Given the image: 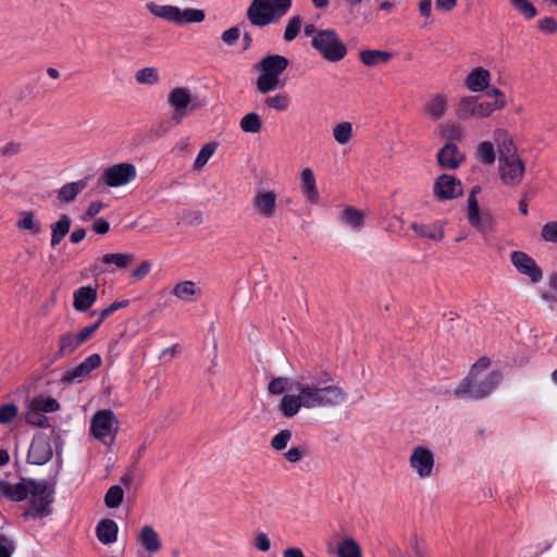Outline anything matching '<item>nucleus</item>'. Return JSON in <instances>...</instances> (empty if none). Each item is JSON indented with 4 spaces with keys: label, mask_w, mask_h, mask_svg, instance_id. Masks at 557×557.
<instances>
[{
    "label": "nucleus",
    "mask_w": 557,
    "mask_h": 557,
    "mask_svg": "<svg viewBox=\"0 0 557 557\" xmlns=\"http://www.w3.org/2000/svg\"><path fill=\"white\" fill-rule=\"evenodd\" d=\"M264 103L269 109L284 112L290 107V98L286 92H278L267 97Z\"/></svg>",
    "instance_id": "45"
},
{
    "label": "nucleus",
    "mask_w": 557,
    "mask_h": 557,
    "mask_svg": "<svg viewBox=\"0 0 557 557\" xmlns=\"http://www.w3.org/2000/svg\"><path fill=\"white\" fill-rule=\"evenodd\" d=\"M449 110V96L444 92H434L423 104V113L431 122L444 119Z\"/></svg>",
    "instance_id": "20"
},
{
    "label": "nucleus",
    "mask_w": 557,
    "mask_h": 557,
    "mask_svg": "<svg viewBox=\"0 0 557 557\" xmlns=\"http://www.w3.org/2000/svg\"><path fill=\"white\" fill-rule=\"evenodd\" d=\"M137 170L133 163L121 162L108 166L101 174V181L109 187H123L135 181Z\"/></svg>",
    "instance_id": "15"
},
{
    "label": "nucleus",
    "mask_w": 557,
    "mask_h": 557,
    "mask_svg": "<svg viewBox=\"0 0 557 557\" xmlns=\"http://www.w3.org/2000/svg\"><path fill=\"white\" fill-rule=\"evenodd\" d=\"M510 261L515 269L527 276L532 284H537L543 278V270L536 261L524 251L516 250L510 253Z\"/></svg>",
    "instance_id": "17"
},
{
    "label": "nucleus",
    "mask_w": 557,
    "mask_h": 557,
    "mask_svg": "<svg viewBox=\"0 0 557 557\" xmlns=\"http://www.w3.org/2000/svg\"><path fill=\"white\" fill-rule=\"evenodd\" d=\"M293 433L290 430H282L271 440V447L276 451L284 450L290 442Z\"/></svg>",
    "instance_id": "51"
},
{
    "label": "nucleus",
    "mask_w": 557,
    "mask_h": 557,
    "mask_svg": "<svg viewBox=\"0 0 557 557\" xmlns=\"http://www.w3.org/2000/svg\"><path fill=\"white\" fill-rule=\"evenodd\" d=\"M30 405L34 410H38L41 413L55 412L60 409V404L57 399L45 395L35 397Z\"/></svg>",
    "instance_id": "43"
},
{
    "label": "nucleus",
    "mask_w": 557,
    "mask_h": 557,
    "mask_svg": "<svg viewBox=\"0 0 557 557\" xmlns=\"http://www.w3.org/2000/svg\"><path fill=\"white\" fill-rule=\"evenodd\" d=\"M302 21L299 16H292L285 27L284 30V40L285 41H292L294 40L301 28Z\"/></svg>",
    "instance_id": "52"
},
{
    "label": "nucleus",
    "mask_w": 557,
    "mask_h": 557,
    "mask_svg": "<svg viewBox=\"0 0 557 557\" xmlns=\"http://www.w3.org/2000/svg\"><path fill=\"white\" fill-rule=\"evenodd\" d=\"M218 148V144L215 141H210L201 147L199 150L195 161H194V170L195 171H201L210 158L215 153Z\"/></svg>",
    "instance_id": "44"
},
{
    "label": "nucleus",
    "mask_w": 557,
    "mask_h": 557,
    "mask_svg": "<svg viewBox=\"0 0 557 557\" xmlns=\"http://www.w3.org/2000/svg\"><path fill=\"white\" fill-rule=\"evenodd\" d=\"M292 382L293 380L287 377H275L269 383L268 391L273 395H281L284 392L292 393Z\"/></svg>",
    "instance_id": "48"
},
{
    "label": "nucleus",
    "mask_w": 557,
    "mask_h": 557,
    "mask_svg": "<svg viewBox=\"0 0 557 557\" xmlns=\"http://www.w3.org/2000/svg\"><path fill=\"white\" fill-rule=\"evenodd\" d=\"M288 60L280 54H272L263 58L258 64L259 75L256 81L257 90L267 95L285 86V81L281 78L287 69Z\"/></svg>",
    "instance_id": "4"
},
{
    "label": "nucleus",
    "mask_w": 557,
    "mask_h": 557,
    "mask_svg": "<svg viewBox=\"0 0 557 557\" xmlns=\"http://www.w3.org/2000/svg\"><path fill=\"white\" fill-rule=\"evenodd\" d=\"M124 498V491L119 485L111 486L104 495V504L108 508H117Z\"/></svg>",
    "instance_id": "47"
},
{
    "label": "nucleus",
    "mask_w": 557,
    "mask_h": 557,
    "mask_svg": "<svg viewBox=\"0 0 557 557\" xmlns=\"http://www.w3.org/2000/svg\"><path fill=\"white\" fill-rule=\"evenodd\" d=\"M332 135L338 145H347L354 137V126L348 121L339 122L334 125Z\"/></svg>",
    "instance_id": "40"
},
{
    "label": "nucleus",
    "mask_w": 557,
    "mask_h": 557,
    "mask_svg": "<svg viewBox=\"0 0 557 557\" xmlns=\"http://www.w3.org/2000/svg\"><path fill=\"white\" fill-rule=\"evenodd\" d=\"M493 139L497 146L498 162L497 174L503 186L516 188L524 180L527 172L525 161L518 152L512 135L508 129L497 127L493 132Z\"/></svg>",
    "instance_id": "2"
},
{
    "label": "nucleus",
    "mask_w": 557,
    "mask_h": 557,
    "mask_svg": "<svg viewBox=\"0 0 557 557\" xmlns=\"http://www.w3.org/2000/svg\"><path fill=\"white\" fill-rule=\"evenodd\" d=\"M171 294L184 302L196 301L202 294L201 288L194 281H181L174 284Z\"/></svg>",
    "instance_id": "28"
},
{
    "label": "nucleus",
    "mask_w": 557,
    "mask_h": 557,
    "mask_svg": "<svg viewBox=\"0 0 557 557\" xmlns=\"http://www.w3.org/2000/svg\"><path fill=\"white\" fill-rule=\"evenodd\" d=\"M479 193H481V187L473 186L468 197L467 216L469 223L486 236L495 231L496 221L491 212L480 210L476 199Z\"/></svg>",
    "instance_id": "11"
},
{
    "label": "nucleus",
    "mask_w": 557,
    "mask_h": 557,
    "mask_svg": "<svg viewBox=\"0 0 557 557\" xmlns=\"http://www.w3.org/2000/svg\"><path fill=\"white\" fill-rule=\"evenodd\" d=\"M21 151V144L10 141L1 148V154L5 157H13Z\"/></svg>",
    "instance_id": "61"
},
{
    "label": "nucleus",
    "mask_w": 557,
    "mask_h": 557,
    "mask_svg": "<svg viewBox=\"0 0 557 557\" xmlns=\"http://www.w3.org/2000/svg\"><path fill=\"white\" fill-rule=\"evenodd\" d=\"M491 78L488 70L478 66L466 76L465 86L471 92H482L488 88Z\"/></svg>",
    "instance_id": "27"
},
{
    "label": "nucleus",
    "mask_w": 557,
    "mask_h": 557,
    "mask_svg": "<svg viewBox=\"0 0 557 557\" xmlns=\"http://www.w3.org/2000/svg\"><path fill=\"white\" fill-rule=\"evenodd\" d=\"M168 104L172 110V121L181 124L193 110V94L188 87L178 86L172 88L168 94Z\"/></svg>",
    "instance_id": "13"
},
{
    "label": "nucleus",
    "mask_w": 557,
    "mask_h": 557,
    "mask_svg": "<svg viewBox=\"0 0 557 557\" xmlns=\"http://www.w3.org/2000/svg\"><path fill=\"white\" fill-rule=\"evenodd\" d=\"M462 193L461 182L449 174L438 176L433 185V194L440 200L455 199L461 196Z\"/></svg>",
    "instance_id": "19"
},
{
    "label": "nucleus",
    "mask_w": 557,
    "mask_h": 557,
    "mask_svg": "<svg viewBox=\"0 0 557 557\" xmlns=\"http://www.w3.org/2000/svg\"><path fill=\"white\" fill-rule=\"evenodd\" d=\"M348 399L347 392L322 371H306L292 382V393H286L278 405L283 417L293 418L301 409L334 408Z\"/></svg>",
    "instance_id": "1"
},
{
    "label": "nucleus",
    "mask_w": 557,
    "mask_h": 557,
    "mask_svg": "<svg viewBox=\"0 0 557 557\" xmlns=\"http://www.w3.org/2000/svg\"><path fill=\"white\" fill-rule=\"evenodd\" d=\"M240 36V30L238 27H231L222 33V40L228 45L233 46Z\"/></svg>",
    "instance_id": "58"
},
{
    "label": "nucleus",
    "mask_w": 557,
    "mask_h": 557,
    "mask_svg": "<svg viewBox=\"0 0 557 557\" xmlns=\"http://www.w3.org/2000/svg\"><path fill=\"white\" fill-rule=\"evenodd\" d=\"M239 127L244 133L257 134L262 129V120L258 113L249 112L240 119Z\"/></svg>",
    "instance_id": "42"
},
{
    "label": "nucleus",
    "mask_w": 557,
    "mask_h": 557,
    "mask_svg": "<svg viewBox=\"0 0 557 557\" xmlns=\"http://www.w3.org/2000/svg\"><path fill=\"white\" fill-rule=\"evenodd\" d=\"M135 79L140 85H156L160 82V75L156 67L147 66L135 73Z\"/></svg>",
    "instance_id": "46"
},
{
    "label": "nucleus",
    "mask_w": 557,
    "mask_h": 557,
    "mask_svg": "<svg viewBox=\"0 0 557 557\" xmlns=\"http://www.w3.org/2000/svg\"><path fill=\"white\" fill-rule=\"evenodd\" d=\"M98 297L97 289L92 286H82L73 293V308L78 312H85L92 307Z\"/></svg>",
    "instance_id": "29"
},
{
    "label": "nucleus",
    "mask_w": 557,
    "mask_h": 557,
    "mask_svg": "<svg viewBox=\"0 0 557 557\" xmlns=\"http://www.w3.org/2000/svg\"><path fill=\"white\" fill-rule=\"evenodd\" d=\"M474 157L480 163L484 165L493 164L496 160V157L498 158L496 143L491 140L480 141L475 147Z\"/></svg>",
    "instance_id": "34"
},
{
    "label": "nucleus",
    "mask_w": 557,
    "mask_h": 557,
    "mask_svg": "<svg viewBox=\"0 0 557 557\" xmlns=\"http://www.w3.org/2000/svg\"><path fill=\"white\" fill-rule=\"evenodd\" d=\"M410 227L421 238L442 242L445 237L444 223L442 221H435L430 224L413 222Z\"/></svg>",
    "instance_id": "30"
},
{
    "label": "nucleus",
    "mask_w": 557,
    "mask_h": 557,
    "mask_svg": "<svg viewBox=\"0 0 557 557\" xmlns=\"http://www.w3.org/2000/svg\"><path fill=\"white\" fill-rule=\"evenodd\" d=\"M392 58L393 53L386 50L366 49L359 53L361 63L369 67L385 65Z\"/></svg>",
    "instance_id": "32"
},
{
    "label": "nucleus",
    "mask_w": 557,
    "mask_h": 557,
    "mask_svg": "<svg viewBox=\"0 0 557 557\" xmlns=\"http://www.w3.org/2000/svg\"><path fill=\"white\" fill-rule=\"evenodd\" d=\"M337 557H362V550L352 537L342 540L337 545Z\"/></svg>",
    "instance_id": "41"
},
{
    "label": "nucleus",
    "mask_w": 557,
    "mask_h": 557,
    "mask_svg": "<svg viewBox=\"0 0 557 557\" xmlns=\"http://www.w3.org/2000/svg\"><path fill=\"white\" fill-rule=\"evenodd\" d=\"M300 191L305 200L310 205H318L321 200L313 170L309 166L301 169L299 173Z\"/></svg>",
    "instance_id": "21"
},
{
    "label": "nucleus",
    "mask_w": 557,
    "mask_h": 557,
    "mask_svg": "<svg viewBox=\"0 0 557 557\" xmlns=\"http://www.w3.org/2000/svg\"><path fill=\"white\" fill-rule=\"evenodd\" d=\"M151 265L148 261H143L134 271L133 277L136 280H141L150 272Z\"/></svg>",
    "instance_id": "63"
},
{
    "label": "nucleus",
    "mask_w": 557,
    "mask_h": 557,
    "mask_svg": "<svg viewBox=\"0 0 557 557\" xmlns=\"http://www.w3.org/2000/svg\"><path fill=\"white\" fill-rule=\"evenodd\" d=\"M119 525L112 519H102L97 523L96 535L100 543L104 545L113 544L117 541Z\"/></svg>",
    "instance_id": "31"
},
{
    "label": "nucleus",
    "mask_w": 557,
    "mask_h": 557,
    "mask_svg": "<svg viewBox=\"0 0 557 557\" xmlns=\"http://www.w3.org/2000/svg\"><path fill=\"white\" fill-rule=\"evenodd\" d=\"M16 227L21 231H28L32 235H38L42 232L40 222L32 211L24 210L18 212Z\"/></svg>",
    "instance_id": "37"
},
{
    "label": "nucleus",
    "mask_w": 557,
    "mask_h": 557,
    "mask_svg": "<svg viewBox=\"0 0 557 557\" xmlns=\"http://www.w3.org/2000/svg\"><path fill=\"white\" fill-rule=\"evenodd\" d=\"M119 430V420L112 410L97 411L90 421L92 436L106 446H111Z\"/></svg>",
    "instance_id": "9"
},
{
    "label": "nucleus",
    "mask_w": 557,
    "mask_h": 557,
    "mask_svg": "<svg viewBox=\"0 0 557 557\" xmlns=\"http://www.w3.org/2000/svg\"><path fill=\"white\" fill-rule=\"evenodd\" d=\"M97 331V325H90L83 327L76 335L81 344H84L86 341H88L92 334Z\"/></svg>",
    "instance_id": "64"
},
{
    "label": "nucleus",
    "mask_w": 557,
    "mask_h": 557,
    "mask_svg": "<svg viewBox=\"0 0 557 557\" xmlns=\"http://www.w3.org/2000/svg\"><path fill=\"white\" fill-rule=\"evenodd\" d=\"M145 7L153 16L178 25L201 23L206 18L205 11L195 8L182 10L176 5L159 4L154 1H148Z\"/></svg>",
    "instance_id": "6"
},
{
    "label": "nucleus",
    "mask_w": 557,
    "mask_h": 557,
    "mask_svg": "<svg viewBox=\"0 0 557 557\" xmlns=\"http://www.w3.org/2000/svg\"><path fill=\"white\" fill-rule=\"evenodd\" d=\"M14 547L12 542L4 537H0V557H11Z\"/></svg>",
    "instance_id": "60"
},
{
    "label": "nucleus",
    "mask_w": 557,
    "mask_h": 557,
    "mask_svg": "<svg viewBox=\"0 0 557 557\" xmlns=\"http://www.w3.org/2000/svg\"><path fill=\"white\" fill-rule=\"evenodd\" d=\"M491 361L486 357L480 358L471 368L467 377L454 389L456 398L482 399L488 396L502 382L499 371L485 373Z\"/></svg>",
    "instance_id": "3"
},
{
    "label": "nucleus",
    "mask_w": 557,
    "mask_h": 557,
    "mask_svg": "<svg viewBox=\"0 0 557 557\" xmlns=\"http://www.w3.org/2000/svg\"><path fill=\"white\" fill-rule=\"evenodd\" d=\"M51 246H57L65 237L71 228V219L62 215L57 222L51 224Z\"/></svg>",
    "instance_id": "39"
},
{
    "label": "nucleus",
    "mask_w": 557,
    "mask_h": 557,
    "mask_svg": "<svg viewBox=\"0 0 557 557\" xmlns=\"http://www.w3.org/2000/svg\"><path fill=\"white\" fill-rule=\"evenodd\" d=\"M136 541L149 555L158 554L163 546L160 534L150 524H144L136 533Z\"/></svg>",
    "instance_id": "23"
},
{
    "label": "nucleus",
    "mask_w": 557,
    "mask_h": 557,
    "mask_svg": "<svg viewBox=\"0 0 557 557\" xmlns=\"http://www.w3.org/2000/svg\"><path fill=\"white\" fill-rule=\"evenodd\" d=\"M127 304H128L127 301H114V302H112L109 307L100 310L101 318L102 319H107L110 314H112L116 310L126 307Z\"/></svg>",
    "instance_id": "62"
},
{
    "label": "nucleus",
    "mask_w": 557,
    "mask_h": 557,
    "mask_svg": "<svg viewBox=\"0 0 557 557\" xmlns=\"http://www.w3.org/2000/svg\"><path fill=\"white\" fill-rule=\"evenodd\" d=\"M101 364V357L98 354L89 355L75 368L66 371L61 382L67 385L83 382L92 370L99 368Z\"/></svg>",
    "instance_id": "18"
},
{
    "label": "nucleus",
    "mask_w": 557,
    "mask_h": 557,
    "mask_svg": "<svg viewBox=\"0 0 557 557\" xmlns=\"http://www.w3.org/2000/svg\"><path fill=\"white\" fill-rule=\"evenodd\" d=\"M30 479H22L17 483L0 480V500L21 502L26 499Z\"/></svg>",
    "instance_id": "25"
},
{
    "label": "nucleus",
    "mask_w": 557,
    "mask_h": 557,
    "mask_svg": "<svg viewBox=\"0 0 557 557\" xmlns=\"http://www.w3.org/2000/svg\"><path fill=\"white\" fill-rule=\"evenodd\" d=\"M487 95L494 98V101H488V106L491 107V114L495 111H500L507 106L506 95L499 88H492Z\"/></svg>",
    "instance_id": "50"
},
{
    "label": "nucleus",
    "mask_w": 557,
    "mask_h": 557,
    "mask_svg": "<svg viewBox=\"0 0 557 557\" xmlns=\"http://www.w3.org/2000/svg\"><path fill=\"white\" fill-rule=\"evenodd\" d=\"M305 455V449L299 447H292L285 454L284 457L292 463L298 462Z\"/></svg>",
    "instance_id": "59"
},
{
    "label": "nucleus",
    "mask_w": 557,
    "mask_h": 557,
    "mask_svg": "<svg viewBox=\"0 0 557 557\" xmlns=\"http://www.w3.org/2000/svg\"><path fill=\"white\" fill-rule=\"evenodd\" d=\"M436 158L438 164L448 170H456L466 161V154L455 143H446L437 151Z\"/></svg>",
    "instance_id": "24"
},
{
    "label": "nucleus",
    "mask_w": 557,
    "mask_h": 557,
    "mask_svg": "<svg viewBox=\"0 0 557 557\" xmlns=\"http://www.w3.org/2000/svg\"><path fill=\"white\" fill-rule=\"evenodd\" d=\"M339 223L351 232H361L366 223V213L352 206H345L339 214Z\"/></svg>",
    "instance_id": "26"
},
{
    "label": "nucleus",
    "mask_w": 557,
    "mask_h": 557,
    "mask_svg": "<svg viewBox=\"0 0 557 557\" xmlns=\"http://www.w3.org/2000/svg\"><path fill=\"white\" fill-rule=\"evenodd\" d=\"M436 133L441 139L447 140V143L462 141L465 138L462 127L454 121L437 125Z\"/></svg>",
    "instance_id": "33"
},
{
    "label": "nucleus",
    "mask_w": 557,
    "mask_h": 557,
    "mask_svg": "<svg viewBox=\"0 0 557 557\" xmlns=\"http://www.w3.org/2000/svg\"><path fill=\"white\" fill-rule=\"evenodd\" d=\"M86 187L87 183L85 180L67 183L58 190L57 198L63 203H69L73 201Z\"/></svg>",
    "instance_id": "36"
},
{
    "label": "nucleus",
    "mask_w": 557,
    "mask_h": 557,
    "mask_svg": "<svg viewBox=\"0 0 557 557\" xmlns=\"http://www.w3.org/2000/svg\"><path fill=\"white\" fill-rule=\"evenodd\" d=\"M251 208L256 215L273 219L278 211L277 194L273 189H258L251 198Z\"/></svg>",
    "instance_id": "16"
},
{
    "label": "nucleus",
    "mask_w": 557,
    "mask_h": 557,
    "mask_svg": "<svg viewBox=\"0 0 557 557\" xmlns=\"http://www.w3.org/2000/svg\"><path fill=\"white\" fill-rule=\"evenodd\" d=\"M293 0H252L247 9V18L253 25L263 27L275 24L287 14Z\"/></svg>",
    "instance_id": "5"
},
{
    "label": "nucleus",
    "mask_w": 557,
    "mask_h": 557,
    "mask_svg": "<svg viewBox=\"0 0 557 557\" xmlns=\"http://www.w3.org/2000/svg\"><path fill=\"white\" fill-rule=\"evenodd\" d=\"M18 409L14 404H5L0 406V424L10 423L16 418Z\"/></svg>",
    "instance_id": "53"
},
{
    "label": "nucleus",
    "mask_w": 557,
    "mask_h": 557,
    "mask_svg": "<svg viewBox=\"0 0 557 557\" xmlns=\"http://www.w3.org/2000/svg\"><path fill=\"white\" fill-rule=\"evenodd\" d=\"M26 421L30 424L42 426L47 422V419L41 414V412L34 410L32 405H29Z\"/></svg>",
    "instance_id": "57"
},
{
    "label": "nucleus",
    "mask_w": 557,
    "mask_h": 557,
    "mask_svg": "<svg viewBox=\"0 0 557 557\" xmlns=\"http://www.w3.org/2000/svg\"><path fill=\"white\" fill-rule=\"evenodd\" d=\"M60 448V436L54 430H44L37 432L29 445L27 461L33 465L41 466L47 463L58 453Z\"/></svg>",
    "instance_id": "7"
},
{
    "label": "nucleus",
    "mask_w": 557,
    "mask_h": 557,
    "mask_svg": "<svg viewBox=\"0 0 557 557\" xmlns=\"http://www.w3.org/2000/svg\"><path fill=\"white\" fill-rule=\"evenodd\" d=\"M253 545L258 550L265 553L270 549L271 542L264 532H258L253 539Z\"/></svg>",
    "instance_id": "56"
},
{
    "label": "nucleus",
    "mask_w": 557,
    "mask_h": 557,
    "mask_svg": "<svg viewBox=\"0 0 557 557\" xmlns=\"http://www.w3.org/2000/svg\"><path fill=\"white\" fill-rule=\"evenodd\" d=\"M312 47L329 62H338L347 54V48L333 29L318 30L312 37Z\"/></svg>",
    "instance_id": "8"
},
{
    "label": "nucleus",
    "mask_w": 557,
    "mask_h": 557,
    "mask_svg": "<svg viewBox=\"0 0 557 557\" xmlns=\"http://www.w3.org/2000/svg\"><path fill=\"white\" fill-rule=\"evenodd\" d=\"M134 260V255L132 253H106L101 259L95 262L94 270L99 273L112 272L115 269H125L127 268Z\"/></svg>",
    "instance_id": "22"
},
{
    "label": "nucleus",
    "mask_w": 557,
    "mask_h": 557,
    "mask_svg": "<svg viewBox=\"0 0 557 557\" xmlns=\"http://www.w3.org/2000/svg\"><path fill=\"white\" fill-rule=\"evenodd\" d=\"M541 236L545 242L557 243V221L544 224Z\"/></svg>",
    "instance_id": "54"
},
{
    "label": "nucleus",
    "mask_w": 557,
    "mask_h": 557,
    "mask_svg": "<svg viewBox=\"0 0 557 557\" xmlns=\"http://www.w3.org/2000/svg\"><path fill=\"white\" fill-rule=\"evenodd\" d=\"M512 7L527 20L533 18L537 11L529 0H510Z\"/></svg>",
    "instance_id": "49"
},
{
    "label": "nucleus",
    "mask_w": 557,
    "mask_h": 557,
    "mask_svg": "<svg viewBox=\"0 0 557 557\" xmlns=\"http://www.w3.org/2000/svg\"><path fill=\"white\" fill-rule=\"evenodd\" d=\"M537 28L547 35L555 34L557 32V21L550 16H546L537 22Z\"/></svg>",
    "instance_id": "55"
},
{
    "label": "nucleus",
    "mask_w": 557,
    "mask_h": 557,
    "mask_svg": "<svg viewBox=\"0 0 557 557\" xmlns=\"http://www.w3.org/2000/svg\"><path fill=\"white\" fill-rule=\"evenodd\" d=\"M541 299L547 304L549 309H555L557 306V272L548 275L546 288L541 290Z\"/></svg>",
    "instance_id": "38"
},
{
    "label": "nucleus",
    "mask_w": 557,
    "mask_h": 557,
    "mask_svg": "<svg viewBox=\"0 0 557 557\" xmlns=\"http://www.w3.org/2000/svg\"><path fill=\"white\" fill-rule=\"evenodd\" d=\"M457 119L467 121L471 119H487L491 114L488 101L480 100L476 96H462L455 108Z\"/></svg>",
    "instance_id": "14"
},
{
    "label": "nucleus",
    "mask_w": 557,
    "mask_h": 557,
    "mask_svg": "<svg viewBox=\"0 0 557 557\" xmlns=\"http://www.w3.org/2000/svg\"><path fill=\"white\" fill-rule=\"evenodd\" d=\"M26 499L29 500V508L25 512V516H45L50 512V505L53 499L52 491L48 487L46 482L30 479Z\"/></svg>",
    "instance_id": "10"
},
{
    "label": "nucleus",
    "mask_w": 557,
    "mask_h": 557,
    "mask_svg": "<svg viewBox=\"0 0 557 557\" xmlns=\"http://www.w3.org/2000/svg\"><path fill=\"white\" fill-rule=\"evenodd\" d=\"M408 465L418 479H430L435 470V455L430 447L417 445L409 454Z\"/></svg>",
    "instance_id": "12"
},
{
    "label": "nucleus",
    "mask_w": 557,
    "mask_h": 557,
    "mask_svg": "<svg viewBox=\"0 0 557 557\" xmlns=\"http://www.w3.org/2000/svg\"><path fill=\"white\" fill-rule=\"evenodd\" d=\"M81 342L74 333H64L59 337L55 358H63L72 355L79 346Z\"/></svg>",
    "instance_id": "35"
}]
</instances>
